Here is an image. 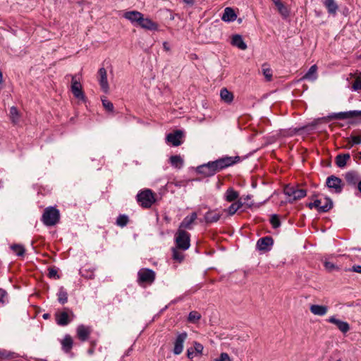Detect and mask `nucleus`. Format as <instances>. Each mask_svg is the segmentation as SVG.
Wrapping results in <instances>:
<instances>
[{
    "instance_id": "3c124183",
    "label": "nucleus",
    "mask_w": 361,
    "mask_h": 361,
    "mask_svg": "<svg viewBox=\"0 0 361 361\" xmlns=\"http://www.w3.org/2000/svg\"><path fill=\"white\" fill-rule=\"evenodd\" d=\"M203 345L199 343L195 342L194 344V349L197 353H201L203 350Z\"/></svg>"
},
{
    "instance_id": "4c0bfd02",
    "label": "nucleus",
    "mask_w": 361,
    "mask_h": 361,
    "mask_svg": "<svg viewBox=\"0 0 361 361\" xmlns=\"http://www.w3.org/2000/svg\"><path fill=\"white\" fill-rule=\"evenodd\" d=\"M262 73L267 80L270 81L272 78V71L267 64H263L262 67Z\"/></svg>"
},
{
    "instance_id": "4468645a",
    "label": "nucleus",
    "mask_w": 361,
    "mask_h": 361,
    "mask_svg": "<svg viewBox=\"0 0 361 361\" xmlns=\"http://www.w3.org/2000/svg\"><path fill=\"white\" fill-rule=\"evenodd\" d=\"M197 219V214L196 212L191 213L190 215L185 216L182 222L180 223L178 229L185 230V229H192V224L195 223V221Z\"/></svg>"
},
{
    "instance_id": "5701e85b",
    "label": "nucleus",
    "mask_w": 361,
    "mask_h": 361,
    "mask_svg": "<svg viewBox=\"0 0 361 361\" xmlns=\"http://www.w3.org/2000/svg\"><path fill=\"white\" fill-rule=\"evenodd\" d=\"M231 44L241 50H245L247 49V45L244 42L242 36L240 35H234L232 37Z\"/></svg>"
},
{
    "instance_id": "49530a36",
    "label": "nucleus",
    "mask_w": 361,
    "mask_h": 361,
    "mask_svg": "<svg viewBox=\"0 0 361 361\" xmlns=\"http://www.w3.org/2000/svg\"><path fill=\"white\" fill-rule=\"evenodd\" d=\"M324 265L326 269L328 270L329 271H332L335 269H338V268L334 263L329 261H325L324 262Z\"/></svg>"
},
{
    "instance_id": "680f3d73",
    "label": "nucleus",
    "mask_w": 361,
    "mask_h": 361,
    "mask_svg": "<svg viewBox=\"0 0 361 361\" xmlns=\"http://www.w3.org/2000/svg\"><path fill=\"white\" fill-rule=\"evenodd\" d=\"M48 317H49V314H44L43 315V317H44V319H47V318H48Z\"/></svg>"
},
{
    "instance_id": "f704fd0d",
    "label": "nucleus",
    "mask_w": 361,
    "mask_h": 361,
    "mask_svg": "<svg viewBox=\"0 0 361 361\" xmlns=\"http://www.w3.org/2000/svg\"><path fill=\"white\" fill-rule=\"evenodd\" d=\"M202 317L200 313L197 311H191L188 317V321L190 323L195 324L197 323Z\"/></svg>"
},
{
    "instance_id": "f03ea898",
    "label": "nucleus",
    "mask_w": 361,
    "mask_h": 361,
    "mask_svg": "<svg viewBox=\"0 0 361 361\" xmlns=\"http://www.w3.org/2000/svg\"><path fill=\"white\" fill-rule=\"evenodd\" d=\"M59 211L52 207L46 208L42 216V222L47 226L56 225L59 222Z\"/></svg>"
},
{
    "instance_id": "4d7b16f0",
    "label": "nucleus",
    "mask_w": 361,
    "mask_h": 361,
    "mask_svg": "<svg viewBox=\"0 0 361 361\" xmlns=\"http://www.w3.org/2000/svg\"><path fill=\"white\" fill-rule=\"evenodd\" d=\"M355 158L360 159H361V152H358L357 154H356L355 156Z\"/></svg>"
},
{
    "instance_id": "1a4fd4ad",
    "label": "nucleus",
    "mask_w": 361,
    "mask_h": 361,
    "mask_svg": "<svg viewBox=\"0 0 361 361\" xmlns=\"http://www.w3.org/2000/svg\"><path fill=\"white\" fill-rule=\"evenodd\" d=\"M361 116V111H349L345 112L334 113L329 116L330 119L345 120Z\"/></svg>"
},
{
    "instance_id": "e2e57ef3",
    "label": "nucleus",
    "mask_w": 361,
    "mask_h": 361,
    "mask_svg": "<svg viewBox=\"0 0 361 361\" xmlns=\"http://www.w3.org/2000/svg\"><path fill=\"white\" fill-rule=\"evenodd\" d=\"M322 200V202L321 205H324V198Z\"/></svg>"
},
{
    "instance_id": "0eeeda50",
    "label": "nucleus",
    "mask_w": 361,
    "mask_h": 361,
    "mask_svg": "<svg viewBox=\"0 0 361 361\" xmlns=\"http://www.w3.org/2000/svg\"><path fill=\"white\" fill-rule=\"evenodd\" d=\"M324 205H321L322 202V200H316L314 202H310L308 204V207L310 209L315 207L320 212H326L329 211L333 207V202L331 199L329 197H324Z\"/></svg>"
},
{
    "instance_id": "39448f33",
    "label": "nucleus",
    "mask_w": 361,
    "mask_h": 361,
    "mask_svg": "<svg viewBox=\"0 0 361 361\" xmlns=\"http://www.w3.org/2000/svg\"><path fill=\"white\" fill-rule=\"evenodd\" d=\"M283 191L285 195L290 197L289 202L300 200L307 195V192L305 189L290 185H286Z\"/></svg>"
},
{
    "instance_id": "9d476101",
    "label": "nucleus",
    "mask_w": 361,
    "mask_h": 361,
    "mask_svg": "<svg viewBox=\"0 0 361 361\" xmlns=\"http://www.w3.org/2000/svg\"><path fill=\"white\" fill-rule=\"evenodd\" d=\"M326 185L333 189L336 193L341 192L344 183L342 180L335 176H331L326 179Z\"/></svg>"
},
{
    "instance_id": "864d4df0",
    "label": "nucleus",
    "mask_w": 361,
    "mask_h": 361,
    "mask_svg": "<svg viewBox=\"0 0 361 361\" xmlns=\"http://www.w3.org/2000/svg\"><path fill=\"white\" fill-rule=\"evenodd\" d=\"M139 20H137V21L135 22V24H137L139 26H140V25L142 24V20L144 19V16L142 13H140V18H138Z\"/></svg>"
},
{
    "instance_id": "e433bc0d",
    "label": "nucleus",
    "mask_w": 361,
    "mask_h": 361,
    "mask_svg": "<svg viewBox=\"0 0 361 361\" xmlns=\"http://www.w3.org/2000/svg\"><path fill=\"white\" fill-rule=\"evenodd\" d=\"M361 143V135H351L349 138V141L347 148H351L354 145H358Z\"/></svg>"
},
{
    "instance_id": "8fccbe9b",
    "label": "nucleus",
    "mask_w": 361,
    "mask_h": 361,
    "mask_svg": "<svg viewBox=\"0 0 361 361\" xmlns=\"http://www.w3.org/2000/svg\"><path fill=\"white\" fill-rule=\"evenodd\" d=\"M215 361H231V359L227 353H222L220 357Z\"/></svg>"
},
{
    "instance_id": "ea45409f",
    "label": "nucleus",
    "mask_w": 361,
    "mask_h": 361,
    "mask_svg": "<svg viewBox=\"0 0 361 361\" xmlns=\"http://www.w3.org/2000/svg\"><path fill=\"white\" fill-rule=\"evenodd\" d=\"M58 300L60 303L64 304L68 301V293L61 288L58 293Z\"/></svg>"
},
{
    "instance_id": "b1692460",
    "label": "nucleus",
    "mask_w": 361,
    "mask_h": 361,
    "mask_svg": "<svg viewBox=\"0 0 361 361\" xmlns=\"http://www.w3.org/2000/svg\"><path fill=\"white\" fill-rule=\"evenodd\" d=\"M221 217V214L215 211H209L204 215V221L207 224L217 222Z\"/></svg>"
},
{
    "instance_id": "603ef678",
    "label": "nucleus",
    "mask_w": 361,
    "mask_h": 361,
    "mask_svg": "<svg viewBox=\"0 0 361 361\" xmlns=\"http://www.w3.org/2000/svg\"><path fill=\"white\" fill-rule=\"evenodd\" d=\"M350 271L356 273L361 274V265H354L350 269Z\"/></svg>"
},
{
    "instance_id": "0e129e2a",
    "label": "nucleus",
    "mask_w": 361,
    "mask_h": 361,
    "mask_svg": "<svg viewBox=\"0 0 361 361\" xmlns=\"http://www.w3.org/2000/svg\"><path fill=\"white\" fill-rule=\"evenodd\" d=\"M336 361H342V360H336Z\"/></svg>"
},
{
    "instance_id": "4be33fe9",
    "label": "nucleus",
    "mask_w": 361,
    "mask_h": 361,
    "mask_svg": "<svg viewBox=\"0 0 361 361\" xmlns=\"http://www.w3.org/2000/svg\"><path fill=\"white\" fill-rule=\"evenodd\" d=\"M350 155L349 154H340L336 157L335 162L338 167L344 168L347 164V161L350 160Z\"/></svg>"
},
{
    "instance_id": "ddd939ff",
    "label": "nucleus",
    "mask_w": 361,
    "mask_h": 361,
    "mask_svg": "<svg viewBox=\"0 0 361 361\" xmlns=\"http://www.w3.org/2000/svg\"><path fill=\"white\" fill-rule=\"evenodd\" d=\"M98 81L101 86L102 90L107 93L109 90V86L107 80V73L104 68H101L98 71Z\"/></svg>"
},
{
    "instance_id": "052dcab7",
    "label": "nucleus",
    "mask_w": 361,
    "mask_h": 361,
    "mask_svg": "<svg viewBox=\"0 0 361 361\" xmlns=\"http://www.w3.org/2000/svg\"><path fill=\"white\" fill-rule=\"evenodd\" d=\"M5 356V353L0 352V357H4Z\"/></svg>"
},
{
    "instance_id": "de8ad7c7",
    "label": "nucleus",
    "mask_w": 361,
    "mask_h": 361,
    "mask_svg": "<svg viewBox=\"0 0 361 361\" xmlns=\"http://www.w3.org/2000/svg\"><path fill=\"white\" fill-rule=\"evenodd\" d=\"M7 298V293L5 290L0 288V304L4 305L6 303Z\"/></svg>"
},
{
    "instance_id": "20e7f679",
    "label": "nucleus",
    "mask_w": 361,
    "mask_h": 361,
    "mask_svg": "<svg viewBox=\"0 0 361 361\" xmlns=\"http://www.w3.org/2000/svg\"><path fill=\"white\" fill-rule=\"evenodd\" d=\"M137 201L142 207L149 208L155 202L154 193L149 189L141 191L137 195Z\"/></svg>"
},
{
    "instance_id": "09e8293b",
    "label": "nucleus",
    "mask_w": 361,
    "mask_h": 361,
    "mask_svg": "<svg viewBox=\"0 0 361 361\" xmlns=\"http://www.w3.org/2000/svg\"><path fill=\"white\" fill-rule=\"evenodd\" d=\"M49 276L50 278H55V279H59V276L57 274V271L56 269H55L53 267H50L49 268Z\"/></svg>"
},
{
    "instance_id": "c03bdc74",
    "label": "nucleus",
    "mask_w": 361,
    "mask_h": 361,
    "mask_svg": "<svg viewBox=\"0 0 361 361\" xmlns=\"http://www.w3.org/2000/svg\"><path fill=\"white\" fill-rule=\"evenodd\" d=\"M270 223L272 225L274 228H279L281 225V222H280L279 216L276 214H273L271 216Z\"/></svg>"
},
{
    "instance_id": "79ce46f5",
    "label": "nucleus",
    "mask_w": 361,
    "mask_h": 361,
    "mask_svg": "<svg viewBox=\"0 0 361 361\" xmlns=\"http://www.w3.org/2000/svg\"><path fill=\"white\" fill-rule=\"evenodd\" d=\"M128 222V217L126 215H119L116 220L118 226L123 227L127 225Z\"/></svg>"
},
{
    "instance_id": "7ed1b4c3",
    "label": "nucleus",
    "mask_w": 361,
    "mask_h": 361,
    "mask_svg": "<svg viewBox=\"0 0 361 361\" xmlns=\"http://www.w3.org/2000/svg\"><path fill=\"white\" fill-rule=\"evenodd\" d=\"M175 242L177 248L186 250L190 245V235L185 230L178 229L175 235Z\"/></svg>"
},
{
    "instance_id": "393cba45",
    "label": "nucleus",
    "mask_w": 361,
    "mask_h": 361,
    "mask_svg": "<svg viewBox=\"0 0 361 361\" xmlns=\"http://www.w3.org/2000/svg\"><path fill=\"white\" fill-rule=\"evenodd\" d=\"M142 24L140 27L143 29H146L148 30H158V24L154 21H152L149 18H145L142 20Z\"/></svg>"
},
{
    "instance_id": "5fc2aeb1",
    "label": "nucleus",
    "mask_w": 361,
    "mask_h": 361,
    "mask_svg": "<svg viewBox=\"0 0 361 361\" xmlns=\"http://www.w3.org/2000/svg\"><path fill=\"white\" fill-rule=\"evenodd\" d=\"M187 355L190 359L193 357V350L192 348L188 350Z\"/></svg>"
},
{
    "instance_id": "aec40b11",
    "label": "nucleus",
    "mask_w": 361,
    "mask_h": 361,
    "mask_svg": "<svg viewBox=\"0 0 361 361\" xmlns=\"http://www.w3.org/2000/svg\"><path fill=\"white\" fill-rule=\"evenodd\" d=\"M310 312L318 316H324L328 312V307L326 305H312L310 307Z\"/></svg>"
},
{
    "instance_id": "6e6552de",
    "label": "nucleus",
    "mask_w": 361,
    "mask_h": 361,
    "mask_svg": "<svg viewBox=\"0 0 361 361\" xmlns=\"http://www.w3.org/2000/svg\"><path fill=\"white\" fill-rule=\"evenodd\" d=\"M361 179V176L360 173L355 170H351L346 172L344 174V180L347 185L355 188Z\"/></svg>"
},
{
    "instance_id": "a19ab883",
    "label": "nucleus",
    "mask_w": 361,
    "mask_h": 361,
    "mask_svg": "<svg viewBox=\"0 0 361 361\" xmlns=\"http://www.w3.org/2000/svg\"><path fill=\"white\" fill-rule=\"evenodd\" d=\"M325 5L330 13H335L337 9V6L334 0H326Z\"/></svg>"
},
{
    "instance_id": "bf43d9fd",
    "label": "nucleus",
    "mask_w": 361,
    "mask_h": 361,
    "mask_svg": "<svg viewBox=\"0 0 361 361\" xmlns=\"http://www.w3.org/2000/svg\"><path fill=\"white\" fill-rule=\"evenodd\" d=\"M3 81V79H2V73L1 71H0V84Z\"/></svg>"
},
{
    "instance_id": "423d86ee",
    "label": "nucleus",
    "mask_w": 361,
    "mask_h": 361,
    "mask_svg": "<svg viewBox=\"0 0 361 361\" xmlns=\"http://www.w3.org/2000/svg\"><path fill=\"white\" fill-rule=\"evenodd\" d=\"M138 283L151 284L155 279V272L149 269H141L137 273Z\"/></svg>"
},
{
    "instance_id": "7c9ffc66",
    "label": "nucleus",
    "mask_w": 361,
    "mask_h": 361,
    "mask_svg": "<svg viewBox=\"0 0 361 361\" xmlns=\"http://www.w3.org/2000/svg\"><path fill=\"white\" fill-rule=\"evenodd\" d=\"M272 1L282 16L286 18L288 16L289 11L287 7L280 0H272Z\"/></svg>"
},
{
    "instance_id": "a878e982",
    "label": "nucleus",
    "mask_w": 361,
    "mask_h": 361,
    "mask_svg": "<svg viewBox=\"0 0 361 361\" xmlns=\"http://www.w3.org/2000/svg\"><path fill=\"white\" fill-rule=\"evenodd\" d=\"M239 197V193L235 190L233 188H229L225 192V200L231 202L235 201Z\"/></svg>"
},
{
    "instance_id": "37998d69",
    "label": "nucleus",
    "mask_w": 361,
    "mask_h": 361,
    "mask_svg": "<svg viewBox=\"0 0 361 361\" xmlns=\"http://www.w3.org/2000/svg\"><path fill=\"white\" fill-rule=\"evenodd\" d=\"M352 89L355 91L361 90V73L355 78L352 85Z\"/></svg>"
},
{
    "instance_id": "2eb2a0df",
    "label": "nucleus",
    "mask_w": 361,
    "mask_h": 361,
    "mask_svg": "<svg viewBox=\"0 0 361 361\" xmlns=\"http://www.w3.org/2000/svg\"><path fill=\"white\" fill-rule=\"evenodd\" d=\"M326 321L334 324L343 334L350 330V326L347 322L336 319L335 316L330 317Z\"/></svg>"
},
{
    "instance_id": "72a5a7b5",
    "label": "nucleus",
    "mask_w": 361,
    "mask_h": 361,
    "mask_svg": "<svg viewBox=\"0 0 361 361\" xmlns=\"http://www.w3.org/2000/svg\"><path fill=\"white\" fill-rule=\"evenodd\" d=\"M170 163L173 166L180 169L183 164V160L180 156L173 155L170 157Z\"/></svg>"
},
{
    "instance_id": "412c9836",
    "label": "nucleus",
    "mask_w": 361,
    "mask_h": 361,
    "mask_svg": "<svg viewBox=\"0 0 361 361\" xmlns=\"http://www.w3.org/2000/svg\"><path fill=\"white\" fill-rule=\"evenodd\" d=\"M236 14L232 8L226 7L221 17L222 20L225 22H233L236 19Z\"/></svg>"
},
{
    "instance_id": "a18cd8bd",
    "label": "nucleus",
    "mask_w": 361,
    "mask_h": 361,
    "mask_svg": "<svg viewBox=\"0 0 361 361\" xmlns=\"http://www.w3.org/2000/svg\"><path fill=\"white\" fill-rule=\"evenodd\" d=\"M102 102L103 106L109 111H113L114 105L113 104L108 100L106 97L102 98Z\"/></svg>"
},
{
    "instance_id": "cd10ccee",
    "label": "nucleus",
    "mask_w": 361,
    "mask_h": 361,
    "mask_svg": "<svg viewBox=\"0 0 361 361\" xmlns=\"http://www.w3.org/2000/svg\"><path fill=\"white\" fill-rule=\"evenodd\" d=\"M9 117L13 124L16 125L19 123L20 114L16 106H12L10 109Z\"/></svg>"
},
{
    "instance_id": "2f4dec72",
    "label": "nucleus",
    "mask_w": 361,
    "mask_h": 361,
    "mask_svg": "<svg viewBox=\"0 0 361 361\" xmlns=\"http://www.w3.org/2000/svg\"><path fill=\"white\" fill-rule=\"evenodd\" d=\"M63 350L68 353L71 350L73 346V339L69 335H66L61 341Z\"/></svg>"
},
{
    "instance_id": "6ab92c4d",
    "label": "nucleus",
    "mask_w": 361,
    "mask_h": 361,
    "mask_svg": "<svg viewBox=\"0 0 361 361\" xmlns=\"http://www.w3.org/2000/svg\"><path fill=\"white\" fill-rule=\"evenodd\" d=\"M91 333V329L85 325H79L77 328V335L78 338L82 341H85L88 339Z\"/></svg>"
},
{
    "instance_id": "f3484780",
    "label": "nucleus",
    "mask_w": 361,
    "mask_h": 361,
    "mask_svg": "<svg viewBox=\"0 0 361 361\" xmlns=\"http://www.w3.org/2000/svg\"><path fill=\"white\" fill-rule=\"evenodd\" d=\"M68 313L73 315V312L67 308H66L64 311L56 314V322L59 325L66 326L70 322L71 320L69 319Z\"/></svg>"
},
{
    "instance_id": "dca6fc26",
    "label": "nucleus",
    "mask_w": 361,
    "mask_h": 361,
    "mask_svg": "<svg viewBox=\"0 0 361 361\" xmlns=\"http://www.w3.org/2000/svg\"><path fill=\"white\" fill-rule=\"evenodd\" d=\"M183 133L180 130H176L172 133L166 135V140L168 142L171 143L173 146H179L181 144V138Z\"/></svg>"
},
{
    "instance_id": "58836bf2",
    "label": "nucleus",
    "mask_w": 361,
    "mask_h": 361,
    "mask_svg": "<svg viewBox=\"0 0 361 361\" xmlns=\"http://www.w3.org/2000/svg\"><path fill=\"white\" fill-rule=\"evenodd\" d=\"M179 249L176 247H173L172 249L173 252V259L178 261V262H181L184 258V255L182 252L178 250Z\"/></svg>"
},
{
    "instance_id": "c85d7f7f",
    "label": "nucleus",
    "mask_w": 361,
    "mask_h": 361,
    "mask_svg": "<svg viewBox=\"0 0 361 361\" xmlns=\"http://www.w3.org/2000/svg\"><path fill=\"white\" fill-rule=\"evenodd\" d=\"M220 97L222 101L226 103L230 104L233 100V94L231 92L228 91L226 88H223L220 92Z\"/></svg>"
},
{
    "instance_id": "6e6d98bb",
    "label": "nucleus",
    "mask_w": 361,
    "mask_h": 361,
    "mask_svg": "<svg viewBox=\"0 0 361 361\" xmlns=\"http://www.w3.org/2000/svg\"><path fill=\"white\" fill-rule=\"evenodd\" d=\"M163 46L166 51H169V47H168L167 42H164Z\"/></svg>"
},
{
    "instance_id": "c756f323",
    "label": "nucleus",
    "mask_w": 361,
    "mask_h": 361,
    "mask_svg": "<svg viewBox=\"0 0 361 361\" xmlns=\"http://www.w3.org/2000/svg\"><path fill=\"white\" fill-rule=\"evenodd\" d=\"M140 13L137 11H128L124 13L123 17L135 24L137 20H139L138 18H140Z\"/></svg>"
},
{
    "instance_id": "473e14b6",
    "label": "nucleus",
    "mask_w": 361,
    "mask_h": 361,
    "mask_svg": "<svg viewBox=\"0 0 361 361\" xmlns=\"http://www.w3.org/2000/svg\"><path fill=\"white\" fill-rule=\"evenodd\" d=\"M242 207L243 202L240 200H238L230 205V207L227 209V212L229 215L232 216Z\"/></svg>"
},
{
    "instance_id": "c9c22d12",
    "label": "nucleus",
    "mask_w": 361,
    "mask_h": 361,
    "mask_svg": "<svg viewBox=\"0 0 361 361\" xmlns=\"http://www.w3.org/2000/svg\"><path fill=\"white\" fill-rule=\"evenodd\" d=\"M11 249L16 254V255L22 257L25 255V249L22 245L14 244L11 246Z\"/></svg>"
},
{
    "instance_id": "13d9d810",
    "label": "nucleus",
    "mask_w": 361,
    "mask_h": 361,
    "mask_svg": "<svg viewBox=\"0 0 361 361\" xmlns=\"http://www.w3.org/2000/svg\"><path fill=\"white\" fill-rule=\"evenodd\" d=\"M183 1L188 4H192L193 0H183Z\"/></svg>"
},
{
    "instance_id": "9b49d317",
    "label": "nucleus",
    "mask_w": 361,
    "mask_h": 361,
    "mask_svg": "<svg viewBox=\"0 0 361 361\" xmlns=\"http://www.w3.org/2000/svg\"><path fill=\"white\" fill-rule=\"evenodd\" d=\"M188 337L186 332L180 333L178 334L175 341L173 349V353L175 355H180L183 352V343Z\"/></svg>"
},
{
    "instance_id": "f257e3e1",
    "label": "nucleus",
    "mask_w": 361,
    "mask_h": 361,
    "mask_svg": "<svg viewBox=\"0 0 361 361\" xmlns=\"http://www.w3.org/2000/svg\"><path fill=\"white\" fill-rule=\"evenodd\" d=\"M240 158L236 157H224L216 161L208 162L197 167V172L204 176H212L228 166L238 162Z\"/></svg>"
},
{
    "instance_id": "f8f14e48",
    "label": "nucleus",
    "mask_w": 361,
    "mask_h": 361,
    "mask_svg": "<svg viewBox=\"0 0 361 361\" xmlns=\"http://www.w3.org/2000/svg\"><path fill=\"white\" fill-rule=\"evenodd\" d=\"M72 84H71V91L75 96L78 99H81L85 101V97L82 90L81 84L78 82L75 79V76H72Z\"/></svg>"
},
{
    "instance_id": "bb28decb",
    "label": "nucleus",
    "mask_w": 361,
    "mask_h": 361,
    "mask_svg": "<svg viewBox=\"0 0 361 361\" xmlns=\"http://www.w3.org/2000/svg\"><path fill=\"white\" fill-rule=\"evenodd\" d=\"M317 65L312 66L305 75L302 77V79L309 80H315L317 78Z\"/></svg>"
},
{
    "instance_id": "a211bd4d",
    "label": "nucleus",
    "mask_w": 361,
    "mask_h": 361,
    "mask_svg": "<svg viewBox=\"0 0 361 361\" xmlns=\"http://www.w3.org/2000/svg\"><path fill=\"white\" fill-rule=\"evenodd\" d=\"M273 239L270 236L261 238L257 240V247L259 250L267 251L273 244Z\"/></svg>"
}]
</instances>
